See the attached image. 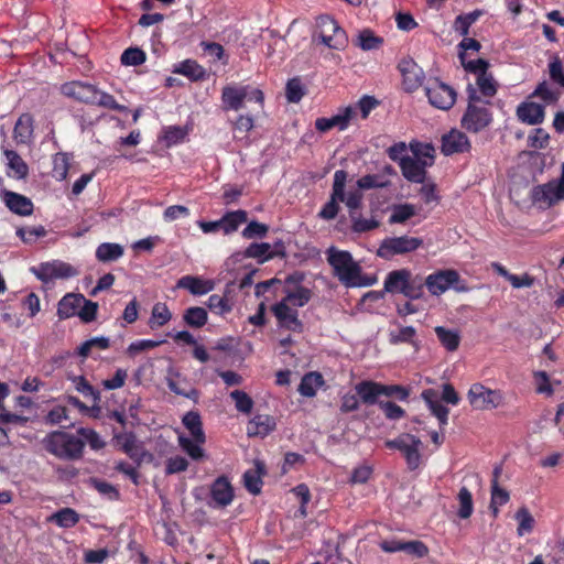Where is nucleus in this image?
Masks as SVG:
<instances>
[{
	"label": "nucleus",
	"instance_id": "obj_10",
	"mask_svg": "<svg viewBox=\"0 0 564 564\" xmlns=\"http://www.w3.org/2000/svg\"><path fill=\"white\" fill-rule=\"evenodd\" d=\"M469 404L475 410H491L501 402V395L498 391L486 388L481 383H474L467 393Z\"/></svg>",
	"mask_w": 564,
	"mask_h": 564
},
{
	"label": "nucleus",
	"instance_id": "obj_56",
	"mask_svg": "<svg viewBox=\"0 0 564 564\" xmlns=\"http://www.w3.org/2000/svg\"><path fill=\"white\" fill-rule=\"evenodd\" d=\"M516 519L519 522L518 534L523 535L533 529L534 519L527 508H520L516 513Z\"/></svg>",
	"mask_w": 564,
	"mask_h": 564
},
{
	"label": "nucleus",
	"instance_id": "obj_62",
	"mask_svg": "<svg viewBox=\"0 0 564 564\" xmlns=\"http://www.w3.org/2000/svg\"><path fill=\"white\" fill-rule=\"evenodd\" d=\"M181 447L193 458L200 459L204 457V451L200 447L202 443H197L195 440H191L184 436L178 437Z\"/></svg>",
	"mask_w": 564,
	"mask_h": 564
},
{
	"label": "nucleus",
	"instance_id": "obj_42",
	"mask_svg": "<svg viewBox=\"0 0 564 564\" xmlns=\"http://www.w3.org/2000/svg\"><path fill=\"white\" fill-rule=\"evenodd\" d=\"M413 159L423 165L431 166L434 162V148L427 143H414L411 144Z\"/></svg>",
	"mask_w": 564,
	"mask_h": 564
},
{
	"label": "nucleus",
	"instance_id": "obj_17",
	"mask_svg": "<svg viewBox=\"0 0 564 564\" xmlns=\"http://www.w3.org/2000/svg\"><path fill=\"white\" fill-rule=\"evenodd\" d=\"M176 286L187 290L193 295H204L213 291L216 283L214 280L202 276L184 275L177 281Z\"/></svg>",
	"mask_w": 564,
	"mask_h": 564
},
{
	"label": "nucleus",
	"instance_id": "obj_12",
	"mask_svg": "<svg viewBox=\"0 0 564 564\" xmlns=\"http://www.w3.org/2000/svg\"><path fill=\"white\" fill-rule=\"evenodd\" d=\"M347 173L343 170H338L334 174V182L332 188V195L329 200L319 212V217L326 220L334 219L339 210V198L341 197V186L346 185Z\"/></svg>",
	"mask_w": 564,
	"mask_h": 564
},
{
	"label": "nucleus",
	"instance_id": "obj_64",
	"mask_svg": "<svg viewBox=\"0 0 564 564\" xmlns=\"http://www.w3.org/2000/svg\"><path fill=\"white\" fill-rule=\"evenodd\" d=\"M549 73H550V77L553 82H555L560 86L564 87V68H563V64L557 55H553L551 57V61L549 64Z\"/></svg>",
	"mask_w": 564,
	"mask_h": 564
},
{
	"label": "nucleus",
	"instance_id": "obj_47",
	"mask_svg": "<svg viewBox=\"0 0 564 564\" xmlns=\"http://www.w3.org/2000/svg\"><path fill=\"white\" fill-rule=\"evenodd\" d=\"M457 500L459 506L458 517L462 519H468L474 511L471 492L466 487H462L457 495Z\"/></svg>",
	"mask_w": 564,
	"mask_h": 564
},
{
	"label": "nucleus",
	"instance_id": "obj_52",
	"mask_svg": "<svg viewBox=\"0 0 564 564\" xmlns=\"http://www.w3.org/2000/svg\"><path fill=\"white\" fill-rule=\"evenodd\" d=\"M175 73L187 76L192 79H199L204 76V68L198 65L196 62L186 59L178 64V66L174 69Z\"/></svg>",
	"mask_w": 564,
	"mask_h": 564
},
{
	"label": "nucleus",
	"instance_id": "obj_40",
	"mask_svg": "<svg viewBox=\"0 0 564 564\" xmlns=\"http://www.w3.org/2000/svg\"><path fill=\"white\" fill-rule=\"evenodd\" d=\"M435 334L441 344L449 351H455L460 341L459 334L456 330L447 329L443 326L435 327Z\"/></svg>",
	"mask_w": 564,
	"mask_h": 564
},
{
	"label": "nucleus",
	"instance_id": "obj_38",
	"mask_svg": "<svg viewBox=\"0 0 564 564\" xmlns=\"http://www.w3.org/2000/svg\"><path fill=\"white\" fill-rule=\"evenodd\" d=\"M183 424L197 443H205V433L203 431L200 416L197 412H187L183 417Z\"/></svg>",
	"mask_w": 564,
	"mask_h": 564
},
{
	"label": "nucleus",
	"instance_id": "obj_21",
	"mask_svg": "<svg viewBox=\"0 0 564 564\" xmlns=\"http://www.w3.org/2000/svg\"><path fill=\"white\" fill-rule=\"evenodd\" d=\"M275 429V420L268 414L253 416L247 425V434L250 437H264Z\"/></svg>",
	"mask_w": 564,
	"mask_h": 564
},
{
	"label": "nucleus",
	"instance_id": "obj_48",
	"mask_svg": "<svg viewBox=\"0 0 564 564\" xmlns=\"http://www.w3.org/2000/svg\"><path fill=\"white\" fill-rule=\"evenodd\" d=\"M416 214L415 207L411 204H400L392 207L389 217L390 224H402Z\"/></svg>",
	"mask_w": 564,
	"mask_h": 564
},
{
	"label": "nucleus",
	"instance_id": "obj_39",
	"mask_svg": "<svg viewBox=\"0 0 564 564\" xmlns=\"http://www.w3.org/2000/svg\"><path fill=\"white\" fill-rule=\"evenodd\" d=\"M167 387L175 394L183 395L192 400H196L198 397L197 390L194 388H186V381L178 375H173L167 378Z\"/></svg>",
	"mask_w": 564,
	"mask_h": 564
},
{
	"label": "nucleus",
	"instance_id": "obj_59",
	"mask_svg": "<svg viewBox=\"0 0 564 564\" xmlns=\"http://www.w3.org/2000/svg\"><path fill=\"white\" fill-rule=\"evenodd\" d=\"M351 228L355 232L370 231L379 226V223L372 218L366 219L357 215V213H350Z\"/></svg>",
	"mask_w": 564,
	"mask_h": 564
},
{
	"label": "nucleus",
	"instance_id": "obj_5",
	"mask_svg": "<svg viewBox=\"0 0 564 564\" xmlns=\"http://www.w3.org/2000/svg\"><path fill=\"white\" fill-rule=\"evenodd\" d=\"M245 100H254L262 107L264 96L260 89L250 86L228 85L223 88L221 101L224 109L238 111L243 107Z\"/></svg>",
	"mask_w": 564,
	"mask_h": 564
},
{
	"label": "nucleus",
	"instance_id": "obj_19",
	"mask_svg": "<svg viewBox=\"0 0 564 564\" xmlns=\"http://www.w3.org/2000/svg\"><path fill=\"white\" fill-rule=\"evenodd\" d=\"M312 297V292L304 286L295 285L292 279L286 280L285 296L282 299V303L290 305L291 307H302Z\"/></svg>",
	"mask_w": 564,
	"mask_h": 564
},
{
	"label": "nucleus",
	"instance_id": "obj_25",
	"mask_svg": "<svg viewBox=\"0 0 564 564\" xmlns=\"http://www.w3.org/2000/svg\"><path fill=\"white\" fill-rule=\"evenodd\" d=\"M4 203L11 212L18 215L28 216L33 212L31 199L13 192L4 193Z\"/></svg>",
	"mask_w": 564,
	"mask_h": 564
},
{
	"label": "nucleus",
	"instance_id": "obj_4",
	"mask_svg": "<svg viewBox=\"0 0 564 564\" xmlns=\"http://www.w3.org/2000/svg\"><path fill=\"white\" fill-rule=\"evenodd\" d=\"M315 34L328 48L341 51L348 45L346 31L329 15H321L316 19Z\"/></svg>",
	"mask_w": 564,
	"mask_h": 564
},
{
	"label": "nucleus",
	"instance_id": "obj_33",
	"mask_svg": "<svg viewBox=\"0 0 564 564\" xmlns=\"http://www.w3.org/2000/svg\"><path fill=\"white\" fill-rule=\"evenodd\" d=\"M14 139L20 143H28L33 134V118L29 113L19 117L13 129Z\"/></svg>",
	"mask_w": 564,
	"mask_h": 564
},
{
	"label": "nucleus",
	"instance_id": "obj_13",
	"mask_svg": "<svg viewBox=\"0 0 564 564\" xmlns=\"http://www.w3.org/2000/svg\"><path fill=\"white\" fill-rule=\"evenodd\" d=\"M36 276L44 281L54 279H65L77 274V271L68 263L62 261H52L40 264L34 269Z\"/></svg>",
	"mask_w": 564,
	"mask_h": 564
},
{
	"label": "nucleus",
	"instance_id": "obj_26",
	"mask_svg": "<svg viewBox=\"0 0 564 564\" xmlns=\"http://www.w3.org/2000/svg\"><path fill=\"white\" fill-rule=\"evenodd\" d=\"M85 302V297L82 294L69 293L66 294L59 302L57 307V314L59 318H69L78 314L79 307Z\"/></svg>",
	"mask_w": 564,
	"mask_h": 564
},
{
	"label": "nucleus",
	"instance_id": "obj_31",
	"mask_svg": "<svg viewBox=\"0 0 564 564\" xmlns=\"http://www.w3.org/2000/svg\"><path fill=\"white\" fill-rule=\"evenodd\" d=\"M500 474V468L496 467L494 470V479L491 481V502L490 508L492 509V513L497 517L499 510L498 507L506 505L509 501V492L499 487L498 477Z\"/></svg>",
	"mask_w": 564,
	"mask_h": 564
},
{
	"label": "nucleus",
	"instance_id": "obj_8",
	"mask_svg": "<svg viewBox=\"0 0 564 564\" xmlns=\"http://www.w3.org/2000/svg\"><path fill=\"white\" fill-rule=\"evenodd\" d=\"M425 94L430 104L437 109L448 110L456 101V91L454 88L437 78L427 82Z\"/></svg>",
	"mask_w": 564,
	"mask_h": 564
},
{
	"label": "nucleus",
	"instance_id": "obj_41",
	"mask_svg": "<svg viewBox=\"0 0 564 564\" xmlns=\"http://www.w3.org/2000/svg\"><path fill=\"white\" fill-rule=\"evenodd\" d=\"M425 286V279L421 275H413L410 271V279L405 283L403 289V295L411 300L420 299L423 295Z\"/></svg>",
	"mask_w": 564,
	"mask_h": 564
},
{
	"label": "nucleus",
	"instance_id": "obj_35",
	"mask_svg": "<svg viewBox=\"0 0 564 564\" xmlns=\"http://www.w3.org/2000/svg\"><path fill=\"white\" fill-rule=\"evenodd\" d=\"M324 383L322 375L318 372L306 373L300 383L299 392L303 397L312 398L316 394V391Z\"/></svg>",
	"mask_w": 564,
	"mask_h": 564
},
{
	"label": "nucleus",
	"instance_id": "obj_2",
	"mask_svg": "<svg viewBox=\"0 0 564 564\" xmlns=\"http://www.w3.org/2000/svg\"><path fill=\"white\" fill-rule=\"evenodd\" d=\"M47 452L58 458L78 459L83 455L84 441L65 432H52L43 440Z\"/></svg>",
	"mask_w": 564,
	"mask_h": 564
},
{
	"label": "nucleus",
	"instance_id": "obj_9",
	"mask_svg": "<svg viewBox=\"0 0 564 564\" xmlns=\"http://www.w3.org/2000/svg\"><path fill=\"white\" fill-rule=\"evenodd\" d=\"M531 197L534 204L546 208L564 199V184L552 180L545 184L533 187Z\"/></svg>",
	"mask_w": 564,
	"mask_h": 564
},
{
	"label": "nucleus",
	"instance_id": "obj_50",
	"mask_svg": "<svg viewBox=\"0 0 564 564\" xmlns=\"http://www.w3.org/2000/svg\"><path fill=\"white\" fill-rule=\"evenodd\" d=\"M183 318L192 327H202L207 322V312L203 307L193 306L185 311Z\"/></svg>",
	"mask_w": 564,
	"mask_h": 564
},
{
	"label": "nucleus",
	"instance_id": "obj_36",
	"mask_svg": "<svg viewBox=\"0 0 564 564\" xmlns=\"http://www.w3.org/2000/svg\"><path fill=\"white\" fill-rule=\"evenodd\" d=\"M123 247L119 243L104 242L96 249V258L100 262L116 261L123 256Z\"/></svg>",
	"mask_w": 564,
	"mask_h": 564
},
{
	"label": "nucleus",
	"instance_id": "obj_18",
	"mask_svg": "<svg viewBox=\"0 0 564 564\" xmlns=\"http://www.w3.org/2000/svg\"><path fill=\"white\" fill-rule=\"evenodd\" d=\"M95 89V86L82 82L66 83L61 87L64 96L89 105L94 101Z\"/></svg>",
	"mask_w": 564,
	"mask_h": 564
},
{
	"label": "nucleus",
	"instance_id": "obj_22",
	"mask_svg": "<svg viewBox=\"0 0 564 564\" xmlns=\"http://www.w3.org/2000/svg\"><path fill=\"white\" fill-rule=\"evenodd\" d=\"M212 498L218 507H226L234 499V490L225 477L217 478L212 486Z\"/></svg>",
	"mask_w": 564,
	"mask_h": 564
},
{
	"label": "nucleus",
	"instance_id": "obj_61",
	"mask_svg": "<svg viewBox=\"0 0 564 564\" xmlns=\"http://www.w3.org/2000/svg\"><path fill=\"white\" fill-rule=\"evenodd\" d=\"M402 552L416 557L421 558L427 555L429 549L427 546L421 542V541H403L402 543Z\"/></svg>",
	"mask_w": 564,
	"mask_h": 564
},
{
	"label": "nucleus",
	"instance_id": "obj_3",
	"mask_svg": "<svg viewBox=\"0 0 564 564\" xmlns=\"http://www.w3.org/2000/svg\"><path fill=\"white\" fill-rule=\"evenodd\" d=\"M467 93L468 106L460 122L464 129L477 133L490 124L492 116L485 106L479 105L480 97L471 85L468 86Z\"/></svg>",
	"mask_w": 564,
	"mask_h": 564
},
{
	"label": "nucleus",
	"instance_id": "obj_34",
	"mask_svg": "<svg viewBox=\"0 0 564 564\" xmlns=\"http://www.w3.org/2000/svg\"><path fill=\"white\" fill-rule=\"evenodd\" d=\"M383 43V39L376 35L370 29H364L358 32L354 44L362 51L378 50Z\"/></svg>",
	"mask_w": 564,
	"mask_h": 564
},
{
	"label": "nucleus",
	"instance_id": "obj_43",
	"mask_svg": "<svg viewBox=\"0 0 564 564\" xmlns=\"http://www.w3.org/2000/svg\"><path fill=\"white\" fill-rule=\"evenodd\" d=\"M94 101L90 105L99 106L110 110L124 111L127 108L124 106L119 105L112 95L101 91L99 89H95L94 93Z\"/></svg>",
	"mask_w": 564,
	"mask_h": 564
},
{
	"label": "nucleus",
	"instance_id": "obj_27",
	"mask_svg": "<svg viewBox=\"0 0 564 564\" xmlns=\"http://www.w3.org/2000/svg\"><path fill=\"white\" fill-rule=\"evenodd\" d=\"M422 398L426 402L431 412L438 419L441 425H446L448 420V409L444 406L438 398V394L433 389H427L422 392Z\"/></svg>",
	"mask_w": 564,
	"mask_h": 564
},
{
	"label": "nucleus",
	"instance_id": "obj_63",
	"mask_svg": "<svg viewBox=\"0 0 564 564\" xmlns=\"http://www.w3.org/2000/svg\"><path fill=\"white\" fill-rule=\"evenodd\" d=\"M238 411L250 413L253 406L252 399L243 391L235 390L230 393Z\"/></svg>",
	"mask_w": 564,
	"mask_h": 564
},
{
	"label": "nucleus",
	"instance_id": "obj_58",
	"mask_svg": "<svg viewBox=\"0 0 564 564\" xmlns=\"http://www.w3.org/2000/svg\"><path fill=\"white\" fill-rule=\"evenodd\" d=\"M145 62V53L138 47L127 48L121 55V63L127 66H138Z\"/></svg>",
	"mask_w": 564,
	"mask_h": 564
},
{
	"label": "nucleus",
	"instance_id": "obj_54",
	"mask_svg": "<svg viewBox=\"0 0 564 564\" xmlns=\"http://www.w3.org/2000/svg\"><path fill=\"white\" fill-rule=\"evenodd\" d=\"M69 169V159L66 153H56L53 158V176L57 181H64Z\"/></svg>",
	"mask_w": 564,
	"mask_h": 564
},
{
	"label": "nucleus",
	"instance_id": "obj_53",
	"mask_svg": "<svg viewBox=\"0 0 564 564\" xmlns=\"http://www.w3.org/2000/svg\"><path fill=\"white\" fill-rule=\"evenodd\" d=\"M246 257L258 259L260 262H264L273 257L271 253V246L267 242L251 243L245 252Z\"/></svg>",
	"mask_w": 564,
	"mask_h": 564
},
{
	"label": "nucleus",
	"instance_id": "obj_15",
	"mask_svg": "<svg viewBox=\"0 0 564 564\" xmlns=\"http://www.w3.org/2000/svg\"><path fill=\"white\" fill-rule=\"evenodd\" d=\"M272 311L281 327L292 332H302L303 324L297 317V311L285 303L279 302L272 307Z\"/></svg>",
	"mask_w": 564,
	"mask_h": 564
},
{
	"label": "nucleus",
	"instance_id": "obj_24",
	"mask_svg": "<svg viewBox=\"0 0 564 564\" xmlns=\"http://www.w3.org/2000/svg\"><path fill=\"white\" fill-rule=\"evenodd\" d=\"M401 171L402 175L410 182L414 183H424L427 167L426 165H423V163L417 162L412 156H406L405 159L401 160Z\"/></svg>",
	"mask_w": 564,
	"mask_h": 564
},
{
	"label": "nucleus",
	"instance_id": "obj_16",
	"mask_svg": "<svg viewBox=\"0 0 564 564\" xmlns=\"http://www.w3.org/2000/svg\"><path fill=\"white\" fill-rule=\"evenodd\" d=\"M470 143L465 133L458 130H452L442 138V152L445 155L463 153L468 151Z\"/></svg>",
	"mask_w": 564,
	"mask_h": 564
},
{
	"label": "nucleus",
	"instance_id": "obj_60",
	"mask_svg": "<svg viewBox=\"0 0 564 564\" xmlns=\"http://www.w3.org/2000/svg\"><path fill=\"white\" fill-rule=\"evenodd\" d=\"M253 128V118L250 116L240 115L237 120L232 123L235 138L243 139L247 133Z\"/></svg>",
	"mask_w": 564,
	"mask_h": 564
},
{
	"label": "nucleus",
	"instance_id": "obj_23",
	"mask_svg": "<svg viewBox=\"0 0 564 564\" xmlns=\"http://www.w3.org/2000/svg\"><path fill=\"white\" fill-rule=\"evenodd\" d=\"M517 116L524 123L538 124L544 119V107L536 102H522L517 108Z\"/></svg>",
	"mask_w": 564,
	"mask_h": 564
},
{
	"label": "nucleus",
	"instance_id": "obj_51",
	"mask_svg": "<svg viewBox=\"0 0 564 564\" xmlns=\"http://www.w3.org/2000/svg\"><path fill=\"white\" fill-rule=\"evenodd\" d=\"M208 308L219 315L229 313L232 310V303L226 295L213 294L207 301Z\"/></svg>",
	"mask_w": 564,
	"mask_h": 564
},
{
	"label": "nucleus",
	"instance_id": "obj_32",
	"mask_svg": "<svg viewBox=\"0 0 564 564\" xmlns=\"http://www.w3.org/2000/svg\"><path fill=\"white\" fill-rule=\"evenodd\" d=\"M264 475V465L261 462L254 463V468L249 469L243 475V482L248 491L252 495H258L261 491L262 480Z\"/></svg>",
	"mask_w": 564,
	"mask_h": 564
},
{
	"label": "nucleus",
	"instance_id": "obj_7",
	"mask_svg": "<svg viewBox=\"0 0 564 564\" xmlns=\"http://www.w3.org/2000/svg\"><path fill=\"white\" fill-rule=\"evenodd\" d=\"M423 245V240L416 237L401 236L386 238L377 254L383 259H390L397 254H405L415 251Z\"/></svg>",
	"mask_w": 564,
	"mask_h": 564
},
{
	"label": "nucleus",
	"instance_id": "obj_44",
	"mask_svg": "<svg viewBox=\"0 0 564 564\" xmlns=\"http://www.w3.org/2000/svg\"><path fill=\"white\" fill-rule=\"evenodd\" d=\"M48 520L55 522L61 528H72L78 522L79 517L73 509L64 508L52 514Z\"/></svg>",
	"mask_w": 564,
	"mask_h": 564
},
{
	"label": "nucleus",
	"instance_id": "obj_6",
	"mask_svg": "<svg viewBox=\"0 0 564 564\" xmlns=\"http://www.w3.org/2000/svg\"><path fill=\"white\" fill-rule=\"evenodd\" d=\"M387 447L400 451L411 470L416 469L421 464V446L422 442L414 435L403 433L394 440L386 442Z\"/></svg>",
	"mask_w": 564,
	"mask_h": 564
},
{
	"label": "nucleus",
	"instance_id": "obj_11",
	"mask_svg": "<svg viewBox=\"0 0 564 564\" xmlns=\"http://www.w3.org/2000/svg\"><path fill=\"white\" fill-rule=\"evenodd\" d=\"M460 276L457 271L452 269L436 271L425 279V286L432 295H442L449 288L457 284Z\"/></svg>",
	"mask_w": 564,
	"mask_h": 564
},
{
	"label": "nucleus",
	"instance_id": "obj_49",
	"mask_svg": "<svg viewBox=\"0 0 564 564\" xmlns=\"http://www.w3.org/2000/svg\"><path fill=\"white\" fill-rule=\"evenodd\" d=\"M477 86L485 98H491L497 94L498 84L491 74L482 72L477 77Z\"/></svg>",
	"mask_w": 564,
	"mask_h": 564
},
{
	"label": "nucleus",
	"instance_id": "obj_45",
	"mask_svg": "<svg viewBox=\"0 0 564 564\" xmlns=\"http://www.w3.org/2000/svg\"><path fill=\"white\" fill-rule=\"evenodd\" d=\"M4 154L8 160L9 169L13 172V174L11 175L17 178L25 177L29 170L28 165L24 163L21 156L17 152L11 150H7Z\"/></svg>",
	"mask_w": 564,
	"mask_h": 564
},
{
	"label": "nucleus",
	"instance_id": "obj_37",
	"mask_svg": "<svg viewBox=\"0 0 564 564\" xmlns=\"http://www.w3.org/2000/svg\"><path fill=\"white\" fill-rule=\"evenodd\" d=\"M172 318V313L165 303H155L151 311L149 326L151 329H158L167 324Z\"/></svg>",
	"mask_w": 564,
	"mask_h": 564
},
{
	"label": "nucleus",
	"instance_id": "obj_1",
	"mask_svg": "<svg viewBox=\"0 0 564 564\" xmlns=\"http://www.w3.org/2000/svg\"><path fill=\"white\" fill-rule=\"evenodd\" d=\"M327 260L334 274L345 286H370L376 282L375 278L362 275L360 265L348 251L332 247L327 250Z\"/></svg>",
	"mask_w": 564,
	"mask_h": 564
},
{
	"label": "nucleus",
	"instance_id": "obj_14",
	"mask_svg": "<svg viewBox=\"0 0 564 564\" xmlns=\"http://www.w3.org/2000/svg\"><path fill=\"white\" fill-rule=\"evenodd\" d=\"M399 70L402 74V84L406 91H414L422 85L424 73L413 59H402L399 63Z\"/></svg>",
	"mask_w": 564,
	"mask_h": 564
},
{
	"label": "nucleus",
	"instance_id": "obj_30",
	"mask_svg": "<svg viewBox=\"0 0 564 564\" xmlns=\"http://www.w3.org/2000/svg\"><path fill=\"white\" fill-rule=\"evenodd\" d=\"M408 279H410V270L408 269L391 271L384 280V291L403 294Z\"/></svg>",
	"mask_w": 564,
	"mask_h": 564
},
{
	"label": "nucleus",
	"instance_id": "obj_20",
	"mask_svg": "<svg viewBox=\"0 0 564 564\" xmlns=\"http://www.w3.org/2000/svg\"><path fill=\"white\" fill-rule=\"evenodd\" d=\"M354 113V108L347 107L330 118L317 119L315 122V127L318 131L322 132L328 131L335 127H337L339 130H344L348 126Z\"/></svg>",
	"mask_w": 564,
	"mask_h": 564
},
{
	"label": "nucleus",
	"instance_id": "obj_29",
	"mask_svg": "<svg viewBox=\"0 0 564 564\" xmlns=\"http://www.w3.org/2000/svg\"><path fill=\"white\" fill-rule=\"evenodd\" d=\"M357 395L366 404H373L382 395V384L375 381H361L355 387Z\"/></svg>",
	"mask_w": 564,
	"mask_h": 564
},
{
	"label": "nucleus",
	"instance_id": "obj_46",
	"mask_svg": "<svg viewBox=\"0 0 564 564\" xmlns=\"http://www.w3.org/2000/svg\"><path fill=\"white\" fill-rule=\"evenodd\" d=\"M339 202L345 203L350 213H356L362 204V193L357 188H351L347 193L345 192V185L341 186V197Z\"/></svg>",
	"mask_w": 564,
	"mask_h": 564
},
{
	"label": "nucleus",
	"instance_id": "obj_55",
	"mask_svg": "<svg viewBox=\"0 0 564 564\" xmlns=\"http://www.w3.org/2000/svg\"><path fill=\"white\" fill-rule=\"evenodd\" d=\"M247 221V213L245 210H237L227 214L221 219V225L225 230V232H231L235 231L239 225Z\"/></svg>",
	"mask_w": 564,
	"mask_h": 564
},
{
	"label": "nucleus",
	"instance_id": "obj_28",
	"mask_svg": "<svg viewBox=\"0 0 564 564\" xmlns=\"http://www.w3.org/2000/svg\"><path fill=\"white\" fill-rule=\"evenodd\" d=\"M117 445L130 458L140 460L143 456V448L132 433H122L116 436Z\"/></svg>",
	"mask_w": 564,
	"mask_h": 564
},
{
	"label": "nucleus",
	"instance_id": "obj_57",
	"mask_svg": "<svg viewBox=\"0 0 564 564\" xmlns=\"http://www.w3.org/2000/svg\"><path fill=\"white\" fill-rule=\"evenodd\" d=\"M108 347H109V338L104 337V336L95 337V338H91V339L85 341L84 344H82V346L78 349V354L83 357H87L95 348L105 350Z\"/></svg>",
	"mask_w": 564,
	"mask_h": 564
}]
</instances>
